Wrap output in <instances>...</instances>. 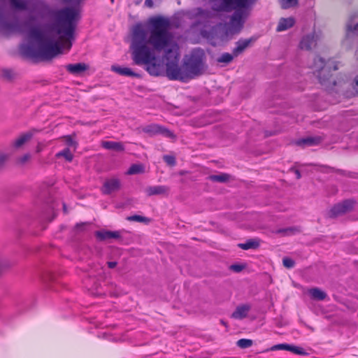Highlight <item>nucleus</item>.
<instances>
[{"instance_id": "nucleus-32", "label": "nucleus", "mask_w": 358, "mask_h": 358, "mask_svg": "<svg viewBox=\"0 0 358 358\" xmlns=\"http://www.w3.org/2000/svg\"><path fill=\"white\" fill-rule=\"evenodd\" d=\"M57 158L64 157L68 162H71L73 157V154L71 152L69 148H65L62 151L57 153Z\"/></svg>"}, {"instance_id": "nucleus-26", "label": "nucleus", "mask_w": 358, "mask_h": 358, "mask_svg": "<svg viewBox=\"0 0 358 358\" xmlns=\"http://www.w3.org/2000/svg\"><path fill=\"white\" fill-rule=\"evenodd\" d=\"M195 15L204 20H208L214 17V13L208 10H203L202 8H197Z\"/></svg>"}, {"instance_id": "nucleus-41", "label": "nucleus", "mask_w": 358, "mask_h": 358, "mask_svg": "<svg viewBox=\"0 0 358 358\" xmlns=\"http://www.w3.org/2000/svg\"><path fill=\"white\" fill-rule=\"evenodd\" d=\"M31 159L30 154H25L22 157H20L17 159V163L20 165H24L26 162H27Z\"/></svg>"}, {"instance_id": "nucleus-15", "label": "nucleus", "mask_w": 358, "mask_h": 358, "mask_svg": "<svg viewBox=\"0 0 358 358\" xmlns=\"http://www.w3.org/2000/svg\"><path fill=\"white\" fill-rule=\"evenodd\" d=\"M96 237L99 241H106L111 238L118 239L120 238L121 234L118 231H97L95 232Z\"/></svg>"}, {"instance_id": "nucleus-33", "label": "nucleus", "mask_w": 358, "mask_h": 358, "mask_svg": "<svg viewBox=\"0 0 358 358\" xmlns=\"http://www.w3.org/2000/svg\"><path fill=\"white\" fill-rule=\"evenodd\" d=\"M281 8L287 9L298 4V0H280Z\"/></svg>"}, {"instance_id": "nucleus-17", "label": "nucleus", "mask_w": 358, "mask_h": 358, "mask_svg": "<svg viewBox=\"0 0 358 358\" xmlns=\"http://www.w3.org/2000/svg\"><path fill=\"white\" fill-rule=\"evenodd\" d=\"M295 20L293 17H282L279 20L278 26L276 27V31L280 32L292 27L294 24Z\"/></svg>"}, {"instance_id": "nucleus-12", "label": "nucleus", "mask_w": 358, "mask_h": 358, "mask_svg": "<svg viewBox=\"0 0 358 358\" xmlns=\"http://www.w3.org/2000/svg\"><path fill=\"white\" fill-rule=\"evenodd\" d=\"M254 41L255 39L253 38L248 39H239L236 43V46L232 50L234 56L237 57L242 54L245 50L248 48Z\"/></svg>"}, {"instance_id": "nucleus-39", "label": "nucleus", "mask_w": 358, "mask_h": 358, "mask_svg": "<svg viewBox=\"0 0 358 358\" xmlns=\"http://www.w3.org/2000/svg\"><path fill=\"white\" fill-rule=\"evenodd\" d=\"M282 264L287 268H292L294 266L295 262L293 259L285 257L282 259Z\"/></svg>"}, {"instance_id": "nucleus-20", "label": "nucleus", "mask_w": 358, "mask_h": 358, "mask_svg": "<svg viewBox=\"0 0 358 358\" xmlns=\"http://www.w3.org/2000/svg\"><path fill=\"white\" fill-rule=\"evenodd\" d=\"M111 69L113 71L122 76H131L139 78L140 74L134 72L131 69L127 67H120L118 66H112Z\"/></svg>"}, {"instance_id": "nucleus-14", "label": "nucleus", "mask_w": 358, "mask_h": 358, "mask_svg": "<svg viewBox=\"0 0 358 358\" xmlns=\"http://www.w3.org/2000/svg\"><path fill=\"white\" fill-rule=\"evenodd\" d=\"M38 130L36 129H32L27 133L20 135L17 138H16L13 141V147L15 148L16 149L20 148L23 145H24L27 142L31 140L34 134Z\"/></svg>"}, {"instance_id": "nucleus-27", "label": "nucleus", "mask_w": 358, "mask_h": 358, "mask_svg": "<svg viewBox=\"0 0 358 358\" xmlns=\"http://www.w3.org/2000/svg\"><path fill=\"white\" fill-rule=\"evenodd\" d=\"M145 64L147 65L146 69L150 75L157 76L160 74V66L155 62Z\"/></svg>"}, {"instance_id": "nucleus-44", "label": "nucleus", "mask_w": 358, "mask_h": 358, "mask_svg": "<svg viewBox=\"0 0 358 358\" xmlns=\"http://www.w3.org/2000/svg\"><path fill=\"white\" fill-rule=\"evenodd\" d=\"M65 138H66V143L69 145H73L76 144L75 142L72 140L71 136H65Z\"/></svg>"}, {"instance_id": "nucleus-24", "label": "nucleus", "mask_w": 358, "mask_h": 358, "mask_svg": "<svg viewBox=\"0 0 358 358\" xmlns=\"http://www.w3.org/2000/svg\"><path fill=\"white\" fill-rule=\"evenodd\" d=\"M311 298L317 301H322L327 297V294L319 288H312L309 290Z\"/></svg>"}, {"instance_id": "nucleus-29", "label": "nucleus", "mask_w": 358, "mask_h": 358, "mask_svg": "<svg viewBox=\"0 0 358 358\" xmlns=\"http://www.w3.org/2000/svg\"><path fill=\"white\" fill-rule=\"evenodd\" d=\"M209 180L213 182H225L229 180V175L221 173L220 175H211L208 177Z\"/></svg>"}, {"instance_id": "nucleus-51", "label": "nucleus", "mask_w": 358, "mask_h": 358, "mask_svg": "<svg viewBox=\"0 0 358 358\" xmlns=\"http://www.w3.org/2000/svg\"><path fill=\"white\" fill-rule=\"evenodd\" d=\"M64 211L66 213V206L65 203H63Z\"/></svg>"}, {"instance_id": "nucleus-42", "label": "nucleus", "mask_w": 358, "mask_h": 358, "mask_svg": "<svg viewBox=\"0 0 358 358\" xmlns=\"http://www.w3.org/2000/svg\"><path fill=\"white\" fill-rule=\"evenodd\" d=\"M244 266L241 264H232L230 266V269L236 273L241 272Z\"/></svg>"}, {"instance_id": "nucleus-7", "label": "nucleus", "mask_w": 358, "mask_h": 358, "mask_svg": "<svg viewBox=\"0 0 358 358\" xmlns=\"http://www.w3.org/2000/svg\"><path fill=\"white\" fill-rule=\"evenodd\" d=\"M29 11L31 14L29 18L30 21L45 19L52 14L50 6L43 0H35L32 2Z\"/></svg>"}, {"instance_id": "nucleus-40", "label": "nucleus", "mask_w": 358, "mask_h": 358, "mask_svg": "<svg viewBox=\"0 0 358 358\" xmlns=\"http://www.w3.org/2000/svg\"><path fill=\"white\" fill-rule=\"evenodd\" d=\"M164 162L169 166H173L176 165V158L171 155H164L163 157Z\"/></svg>"}, {"instance_id": "nucleus-4", "label": "nucleus", "mask_w": 358, "mask_h": 358, "mask_svg": "<svg viewBox=\"0 0 358 358\" xmlns=\"http://www.w3.org/2000/svg\"><path fill=\"white\" fill-rule=\"evenodd\" d=\"M148 39L145 31L140 25L134 27L131 48L133 50L132 59L137 65L156 62L155 50H152L147 45V43L151 45Z\"/></svg>"}, {"instance_id": "nucleus-34", "label": "nucleus", "mask_w": 358, "mask_h": 358, "mask_svg": "<svg viewBox=\"0 0 358 358\" xmlns=\"http://www.w3.org/2000/svg\"><path fill=\"white\" fill-rule=\"evenodd\" d=\"M237 345L242 349L250 348L252 345L253 341L250 339L242 338L237 341Z\"/></svg>"}, {"instance_id": "nucleus-2", "label": "nucleus", "mask_w": 358, "mask_h": 358, "mask_svg": "<svg viewBox=\"0 0 358 358\" xmlns=\"http://www.w3.org/2000/svg\"><path fill=\"white\" fill-rule=\"evenodd\" d=\"M148 42L156 51H165L166 76L170 80L187 81L183 64L178 65V45L173 41V34L169 31L171 23L162 16L152 17L148 20Z\"/></svg>"}, {"instance_id": "nucleus-1", "label": "nucleus", "mask_w": 358, "mask_h": 358, "mask_svg": "<svg viewBox=\"0 0 358 358\" xmlns=\"http://www.w3.org/2000/svg\"><path fill=\"white\" fill-rule=\"evenodd\" d=\"M78 11L76 9L64 8L58 11L57 21L48 25L43 31L31 27L27 36L37 45L22 44L20 52L29 58L48 61L62 54L63 49L69 50L75 39L74 21L78 18Z\"/></svg>"}, {"instance_id": "nucleus-5", "label": "nucleus", "mask_w": 358, "mask_h": 358, "mask_svg": "<svg viewBox=\"0 0 358 358\" xmlns=\"http://www.w3.org/2000/svg\"><path fill=\"white\" fill-rule=\"evenodd\" d=\"M206 55L201 48L193 50L189 55L184 59L183 66L187 80L201 76L205 71Z\"/></svg>"}, {"instance_id": "nucleus-13", "label": "nucleus", "mask_w": 358, "mask_h": 358, "mask_svg": "<svg viewBox=\"0 0 358 358\" xmlns=\"http://www.w3.org/2000/svg\"><path fill=\"white\" fill-rule=\"evenodd\" d=\"M120 187V182L117 178L107 180L103 186L102 192L105 194H109L113 192L118 190Z\"/></svg>"}, {"instance_id": "nucleus-47", "label": "nucleus", "mask_w": 358, "mask_h": 358, "mask_svg": "<svg viewBox=\"0 0 358 358\" xmlns=\"http://www.w3.org/2000/svg\"><path fill=\"white\" fill-rule=\"evenodd\" d=\"M107 264H108V267L110 268H113L117 265V262H108Z\"/></svg>"}, {"instance_id": "nucleus-19", "label": "nucleus", "mask_w": 358, "mask_h": 358, "mask_svg": "<svg viewBox=\"0 0 358 358\" xmlns=\"http://www.w3.org/2000/svg\"><path fill=\"white\" fill-rule=\"evenodd\" d=\"M101 145L105 149L114 150L117 152H123L124 150V146L123 143L121 142L102 141Z\"/></svg>"}, {"instance_id": "nucleus-3", "label": "nucleus", "mask_w": 358, "mask_h": 358, "mask_svg": "<svg viewBox=\"0 0 358 358\" xmlns=\"http://www.w3.org/2000/svg\"><path fill=\"white\" fill-rule=\"evenodd\" d=\"M258 0H209L212 10L217 12L230 13L234 10L229 21V31L232 34L239 33L245 20L250 15L252 6Z\"/></svg>"}, {"instance_id": "nucleus-35", "label": "nucleus", "mask_w": 358, "mask_h": 358, "mask_svg": "<svg viewBox=\"0 0 358 358\" xmlns=\"http://www.w3.org/2000/svg\"><path fill=\"white\" fill-rule=\"evenodd\" d=\"M234 55L227 52L223 53L218 59L217 62L220 63H229L234 59Z\"/></svg>"}, {"instance_id": "nucleus-25", "label": "nucleus", "mask_w": 358, "mask_h": 358, "mask_svg": "<svg viewBox=\"0 0 358 358\" xmlns=\"http://www.w3.org/2000/svg\"><path fill=\"white\" fill-rule=\"evenodd\" d=\"M1 27L3 29L8 30V31H17V32H23L24 31L21 24L19 22H14V23L3 22Z\"/></svg>"}, {"instance_id": "nucleus-28", "label": "nucleus", "mask_w": 358, "mask_h": 358, "mask_svg": "<svg viewBox=\"0 0 358 358\" xmlns=\"http://www.w3.org/2000/svg\"><path fill=\"white\" fill-rule=\"evenodd\" d=\"M160 127L161 126L158 124H150L143 127L142 130L143 132L152 136L159 134Z\"/></svg>"}, {"instance_id": "nucleus-38", "label": "nucleus", "mask_w": 358, "mask_h": 358, "mask_svg": "<svg viewBox=\"0 0 358 358\" xmlns=\"http://www.w3.org/2000/svg\"><path fill=\"white\" fill-rule=\"evenodd\" d=\"M8 158H9L8 154L0 152V171L3 169Z\"/></svg>"}, {"instance_id": "nucleus-9", "label": "nucleus", "mask_w": 358, "mask_h": 358, "mask_svg": "<svg viewBox=\"0 0 358 358\" xmlns=\"http://www.w3.org/2000/svg\"><path fill=\"white\" fill-rule=\"evenodd\" d=\"M319 36L315 33L313 32L304 36L299 43V48L301 50H311L316 47Z\"/></svg>"}, {"instance_id": "nucleus-22", "label": "nucleus", "mask_w": 358, "mask_h": 358, "mask_svg": "<svg viewBox=\"0 0 358 358\" xmlns=\"http://www.w3.org/2000/svg\"><path fill=\"white\" fill-rule=\"evenodd\" d=\"M10 6L12 9L16 10H28V1L25 0H9Z\"/></svg>"}, {"instance_id": "nucleus-52", "label": "nucleus", "mask_w": 358, "mask_h": 358, "mask_svg": "<svg viewBox=\"0 0 358 358\" xmlns=\"http://www.w3.org/2000/svg\"><path fill=\"white\" fill-rule=\"evenodd\" d=\"M221 323L224 325H226V323L223 320H221Z\"/></svg>"}, {"instance_id": "nucleus-31", "label": "nucleus", "mask_w": 358, "mask_h": 358, "mask_svg": "<svg viewBox=\"0 0 358 358\" xmlns=\"http://www.w3.org/2000/svg\"><path fill=\"white\" fill-rule=\"evenodd\" d=\"M144 166L142 164H132L127 171V174L134 175L144 172Z\"/></svg>"}, {"instance_id": "nucleus-50", "label": "nucleus", "mask_w": 358, "mask_h": 358, "mask_svg": "<svg viewBox=\"0 0 358 358\" xmlns=\"http://www.w3.org/2000/svg\"><path fill=\"white\" fill-rule=\"evenodd\" d=\"M355 89L358 92V76L355 79Z\"/></svg>"}, {"instance_id": "nucleus-6", "label": "nucleus", "mask_w": 358, "mask_h": 358, "mask_svg": "<svg viewBox=\"0 0 358 358\" xmlns=\"http://www.w3.org/2000/svg\"><path fill=\"white\" fill-rule=\"evenodd\" d=\"M313 68L314 69V73L318 78L319 82L322 85L331 83V71L338 69L337 64L334 61L328 60L325 62L323 58L318 56L314 59Z\"/></svg>"}, {"instance_id": "nucleus-46", "label": "nucleus", "mask_w": 358, "mask_h": 358, "mask_svg": "<svg viewBox=\"0 0 358 358\" xmlns=\"http://www.w3.org/2000/svg\"><path fill=\"white\" fill-rule=\"evenodd\" d=\"M145 5L149 8H152L153 6L152 0H145Z\"/></svg>"}, {"instance_id": "nucleus-8", "label": "nucleus", "mask_w": 358, "mask_h": 358, "mask_svg": "<svg viewBox=\"0 0 358 358\" xmlns=\"http://www.w3.org/2000/svg\"><path fill=\"white\" fill-rule=\"evenodd\" d=\"M355 205L353 200H345L341 203L335 205L329 212V217L334 218L338 216L344 215L352 210Z\"/></svg>"}, {"instance_id": "nucleus-43", "label": "nucleus", "mask_w": 358, "mask_h": 358, "mask_svg": "<svg viewBox=\"0 0 358 358\" xmlns=\"http://www.w3.org/2000/svg\"><path fill=\"white\" fill-rule=\"evenodd\" d=\"M87 224L86 222H82V223L77 224L75 226V229L77 231H83V230H84V229Z\"/></svg>"}, {"instance_id": "nucleus-37", "label": "nucleus", "mask_w": 358, "mask_h": 358, "mask_svg": "<svg viewBox=\"0 0 358 358\" xmlns=\"http://www.w3.org/2000/svg\"><path fill=\"white\" fill-rule=\"evenodd\" d=\"M159 134H162L164 136L171 139L176 138V135L171 131L163 127H160Z\"/></svg>"}, {"instance_id": "nucleus-23", "label": "nucleus", "mask_w": 358, "mask_h": 358, "mask_svg": "<svg viewBox=\"0 0 358 358\" xmlns=\"http://www.w3.org/2000/svg\"><path fill=\"white\" fill-rule=\"evenodd\" d=\"M259 246V241L257 239H249L244 243H238V247L243 250L257 249Z\"/></svg>"}, {"instance_id": "nucleus-10", "label": "nucleus", "mask_w": 358, "mask_h": 358, "mask_svg": "<svg viewBox=\"0 0 358 358\" xmlns=\"http://www.w3.org/2000/svg\"><path fill=\"white\" fill-rule=\"evenodd\" d=\"M270 350H283L290 351L296 355H308V353L306 352H305V350L302 348L295 346V345H292L289 344H286V343L275 345L272 346Z\"/></svg>"}, {"instance_id": "nucleus-30", "label": "nucleus", "mask_w": 358, "mask_h": 358, "mask_svg": "<svg viewBox=\"0 0 358 358\" xmlns=\"http://www.w3.org/2000/svg\"><path fill=\"white\" fill-rule=\"evenodd\" d=\"M346 31L348 35L352 33L358 36V23L354 24L350 18L346 24Z\"/></svg>"}, {"instance_id": "nucleus-49", "label": "nucleus", "mask_w": 358, "mask_h": 358, "mask_svg": "<svg viewBox=\"0 0 358 358\" xmlns=\"http://www.w3.org/2000/svg\"><path fill=\"white\" fill-rule=\"evenodd\" d=\"M294 173L296 174V178L300 179L301 178V173L299 170L294 169Z\"/></svg>"}, {"instance_id": "nucleus-45", "label": "nucleus", "mask_w": 358, "mask_h": 358, "mask_svg": "<svg viewBox=\"0 0 358 358\" xmlns=\"http://www.w3.org/2000/svg\"><path fill=\"white\" fill-rule=\"evenodd\" d=\"M3 76L8 78H12V76H11V71H8V70H4L3 71Z\"/></svg>"}, {"instance_id": "nucleus-36", "label": "nucleus", "mask_w": 358, "mask_h": 358, "mask_svg": "<svg viewBox=\"0 0 358 358\" xmlns=\"http://www.w3.org/2000/svg\"><path fill=\"white\" fill-rule=\"evenodd\" d=\"M127 220L131 222H148L149 219L138 215H134L131 216H129L127 217Z\"/></svg>"}, {"instance_id": "nucleus-48", "label": "nucleus", "mask_w": 358, "mask_h": 358, "mask_svg": "<svg viewBox=\"0 0 358 358\" xmlns=\"http://www.w3.org/2000/svg\"><path fill=\"white\" fill-rule=\"evenodd\" d=\"M43 145L41 143H38L36 147V152H40L43 150Z\"/></svg>"}, {"instance_id": "nucleus-11", "label": "nucleus", "mask_w": 358, "mask_h": 358, "mask_svg": "<svg viewBox=\"0 0 358 358\" xmlns=\"http://www.w3.org/2000/svg\"><path fill=\"white\" fill-rule=\"evenodd\" d=\"M169 191L170 188L165 185L148 186L145 189V192L148 196L155 195L166 196L169 194Z\"/></svg>"}, {"instance_id": "nucleus-21", "label": "nucleus", "mask_w": 358, "mask_h": 358, "mask_svg": "<svg viewBox=\"0 0 358 358\" xmlns=\"http://www.w3.org/2000/svg\"><path fill=\"white\" fill-rule=\"evenodd\" d=\"M322 141L321 137H308L300 139L296 141V145L299 146H313L319 144Z\"/></svg>"}, {"instance_id": "nucleus-16", "label": "nucleus", "mask_w": 358, "mask_h": 358, "mask_svg": "<svg viewBox=\"0 0 358 358\" xmlns=\"http://www.w3.org/2000/svg\"><path fill=\"white\" fill-rule=\"evenodd\" d=\"M250 309L251 306L249 304L238 306L231 314V317L236 320H242L245 318Z\"/></svg>"}, {"instance_id": "nucleus-18", "label": "nucleus", "mask_w": 358, "mask_h": 358, "mask_svg": "<svg viewBox=\"0 0 358 358\" xmlns=\"http://www.w3.org/2000/svg\"><path fill=\"white\" fill-rule=\"evenodd\" d=\"M66 69L70 73L78 75L87 70L88 66L85 63L70 64L66 66Z\"/></svg>"}]
</instances>
